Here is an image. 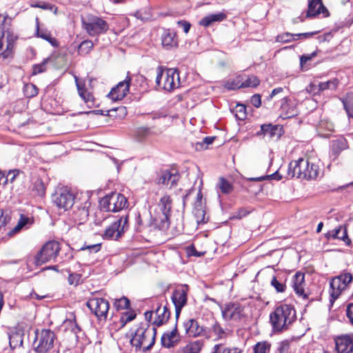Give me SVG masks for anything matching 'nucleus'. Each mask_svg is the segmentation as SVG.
Listing matches in <instances>:
<instances>
[{"mask_svg": "<svg viewBox=\"0 0 353 353\" xmlns=\"http://www.w3.org/2000/svg\"><path fill=\"white\" fill-rule=\"evenodd\" d=\"M31 6L33 8H40L43 10H54V12H56L57 10L55 6L45 2L32 4Z\"/></svg>", "mask_w": 353, "mask_h": 353, "instance_id": "bf43d9fd", "label": "nucleus"}, {"mask_svg": "<svg viewBox=\"0 0 353 353\" xmlns=\"http://www.w3.org/2000/svg\"><path fill=\"white\" fill-rule=\"evenodd\" d=\"M32 223H33V221L30 218H29L23 214H21L17 225L13 229H12L8 232V234L10 236H11L13 234L21 230L22 228H23L28 225H31Z\"/></svg>", "mask_w": 353, "mask_h": 353, "instance_id": "4c0bfd02", "label": "nucleus"}, {"mask_svg": "<svg viewBox=\"0 0 353 353\" xmlns=\"http://www.w3.org/2000/svg\"><path fill=\"white\" fill-rule=\"evenodd\" d=\"M270 350V344L268 342H259L254 347V353H268Z\"/></svg>", "mask_w": 353, "mask_h": 353, "instance_id": "8fccbe9b", "label": "nucleus"}, {"mask_svg": "<svg viewBox=\"0 0 353 353\" xmlns=\"http://www.w3.org/2000/svg\"><path fill=\"white\" fill-rule=\"evenodd\" d=\"M113 305L117 311H121L128 310L130 308V302L127 297L122 296L121 298L115 299Z\"/></svg>", "mask_w": 353, "mask_h": 353, "instance_id": "ea45409f", "label": "nucleus"}, {"mask_svg": "<svg viewBox=\"0 0 353 353\" xmlns=\"http://www.w3.org/2000/svg\"><path fill=\"white\" fill-rule=\"evenodd\" d=\"M185 334L191 337L203 336L206 339L212 338L211 332L206 327L201 326L198 321L194 319H190L183 323Z\"/></svg>", "mask_w": 353, "mask_h": 353, "instance_id": "f8f14e48", "label": "nucleus"}, {"mask_svg": "<svg viewBox=\"0 0 353 353\" xmlns=\"http://www.w3.org/2000/svg\"><path fill=\"white\" fill-rule=\"evenodd\" d=\"M157 133L152 130L151 128L147 127H140L137 129L135 135L139 141H142L151 135H157Z\"/></svg>", "mask_w": 353, "mask_h": 353, "instance_id": "79ce46f5", "label": "nucleus"}, {"mask_svg": "<svg viewBox=\"0 0 353 353\" xmlns=\"http://www.w3.org/2000/svg\"><path fill=\"white\" fill-rule=\"evenodd\" d=\"M290 341L284 340L279 343V346L275 353H288L290 349Z\"/></svg>", "mask_w": 353, "mask_h": 353, "instance_id": "6e6d98bb", "label": "nucleus"}, {"mask_svg": "<svg viewBox=\"0 0 353 353\" xmlns=\"http://www.w3.org/2000/svg\"><path fill=\"white\" fill-rule=\"evenodd\" d=\"M206 328L210 330L212 337H215L214 341L223 339L226 336L225 330L221 326L220 323L215 320H214L210 327Z\"/></svg>", "mask_w": 353, "mask_h": 353, "instance_id": "72a5a7b5", "label": "nucleus"}, {"mask_svg": "<svg viewBox=\"0 0 353 353\" xmlns=\"http://www.w3.org/2000/svg\"><path fill=\"white\" fill-rule=\"evenodd\" d=\"M260 83L259 79L255 76L248 77L247 79L243 81L240 82L241 88H255L258 86Z\"/></svg>", "mask_w": 353, "mask_h": 353, "instance_id": "c03bdc74", "label": "nucleus"}, {"mask_svg": "<svg viewBox=\"0 0 353 353\" xmlns=\"http://www.w3.org/2000/svg\"><path fill=\"white\" fill-rule=\"evenodd\" d=\"M225 17V14L222 12L210 14L203 17L200 21L199 24L205 27H208L214 22L222 21Z\"/></svg>", "mask_w": 353, "mask_h": 353, "instance_id": "7c9ffc66", "label": "nucleus"}, {"mask_svg": "<svg viewBox=\"0 0 353 353\" xmlns=\"http://www.w3.org/2000/svg\"><path fill=\"white\" fill-rule=\"evenodd\" d=\"M215 137H206L204 138L202 143H196V149H202V148H207V146L211 143H213Z\"/></svg>", "mask_w": 353, "mask_h": 353, "instance_id": "052dcab7", "label": "nucleus"}, {"mask_svg": "<svg viewBox=\"0 0 353 353\" xmlns=\"http://www.w3.org/2000/svg\"><path fill=\"white\" fill-rule=\"evenodd\" d=\"M316 52H313L309 54H303L300 57V65L301 68H303L304 64H305L307 61H310L316 56Z\"/></svg>", "mask_w": 353, "mask_h": 353, "instance_id": "69168bd1", "label": "nucleus"}, {"mask_svg": "<svg viewBox=\"0 0 353 353\" xmlns=\"http://www.w3.org/2000/svg\"><path fill=\"white\" fill-rule=\"evenodd\" d=\"M157 85L165 91L171 92L180 85L179 73L174 68H157Z\"/></svg>", "mask_w": 353, "mask_h": 353, "instance_id": "20e7f679", "label": "nucleus"}, {"mask_svg": "<svg viewBox=\"0 0 353 353\" xmlns=\"http://www.w3.org/2000/svg\"><path fill=\"white\" fill-rule=\"evenodd\" d=\"M296 40V38H295L294 34H291L289 32H285L283 34H281L278 35L276 38V41L277 42L281 43H288L292 41Z\"/></svg>", "mask_w": 353, "mask_h": 353, "instance_id": "603ef678", "label": "nucleus"}, {"mask_svg": "<svg viewBox=\"0 0 353 353\" xmlns=\"http://www.w3.org/2000/svg\"><path fill=\"white\" fill-rule=\"evenodd\" d=\"M37 30L36 34L38 37H40L48 42H49L52 46L58 47L59 42L57 40L52 37V34L50 31L46 29H40L39 26V19L37 18Z\"/></svg>", "mask_w": 353, "mask_h": 353, "instance_id": "c756f323", "label": "nucleus"}, {"mask_svg": "<svg viewBox=\"0 0 353 353\" xmlns=\"http://www.w3.org/2000/svg\"><path fill=\"white\" fill-rule=\"evenodd\" d=\"M56 335L49 329L37 330L33 342L34 350L37 353H48L54 347Z\"/></svg>", "mask_w": 353, "mask_h": 353, "instance_id": "423d86ee", "label": "nucleus"}, {"mask_svg": "<svg viewBox=\"0 0 353 353\" xmlns=\"http://www.w3.org/2000/svg\"><path fill=\"white\" fill-rule=\"evenodd\" d=\"M353 279L352 274L349 272L342 273L335 276L330 283V303H333L345 290Z\"/></svg>", "mask_w": 353, "mask_h": 353, "instance_id": "6e6552de", "label": "nucleus"}, {"mask_svg": "<svg viewBox=\"0 0 353 353\" xmlns=\"http://www.w3.org/2000/svg\"><path fill=\"white\" fill-rule=\"evenodd\" d=\"M86 305L99 319L107 318L110 309V304L107 300L103 298L93 297L88 300Z\"/></svg>", "mask_w": 353, "mask_h": 353, "instance_id": "9b49d317", "label": "nucleus"}, {"mask_svg": "<svg viewBox=\"0 0 353 353\" xmlns=\"http://www.w3.org/2000/svg\"><path fill=\"white\" fill-rule=\"evenodd\" d=\"M101 243H96L92 245H84L80 248V250H88L90 252H97L101 250Z\"/></svg>", "mask_w": 353, "mask_h": 353, "instance_id": "0e129e2a", "label": "nucleus"}, {"mask_svg": "<svg viewBox=\"0 0 353 353\" xmlns=\"http://www.w3.org/2000/svg\"><path fill=\"white\" fill-rule=\"evenodd\" d=\"M54 204L60 209L68 210L74 205V196L67 190H61L52 196Z\"/></svg>", "mask_w": 353, "mask_h": 353, "instance_id": "4468645a", "label": "nucleus"}, {"mask_svg": "<svg viewBox=\"0 0 353 353\" xmlns=\"http://www.w3.org/2000/svg\"><path fill=\"white\" fill-rule=\"evenodd\" d=\"M240 80L236 79L232 81H227L225 84V88L228 90H236L241 88Z\"/></svg>", "mask_w": 353, "mask_h": 353, "instance_id": "e2e57ef3", "label": "nucleus"}, {"mask_svg": "<svg viewBox=\"0 0 353 353\" xmlns=\"http://www.w3.org/2000/svg\"><path fill=\"white\" fill-rule=\"evenodd\" d=\"M81 275L78 273H70L68 278V282L71 285L77 286L80 283Z\"/></svg>", "mask_w": 353, "mask_h": 353, "instance_id": "5fc2aeb1", "label": "nucleus"}, {"mask_svg": "<svg viewBox=\"0 0 353 353\" xmlns=\"http://www.w3.org/2000/svg\"><path fill=\"white\" fill-rule=\"evenodd\" d=\"M93 43L91 41L85 40L78 47V52L81 55L87 54L92 49Z\"/></svg>", "mask_w": 353, "mask_h": 353, "instance_id": "49530a36", "label": "nucleus"}, {"mask_svg": "<svg viewBox=\"0 0 353 353\" xmlns=\"http://www.w3.org/2000/svg\"><path fill=\"white\" fill-rule=\"evenodd\" d=\"M339 85V80L336 78L330 79L325 82H321L318 85V92H323L325 90H334Z\"/></svg>", "mask_w": 353, "mask_h": 353, "instance_id": "a19ab883", "label": "nucleus"}, {"mask_svg": "<svg viewBox=\"0 0 353 353\" xmlns=\"http://www.w3.org/2000/svg\"><path fill=\"white\" fill-rule=\"evenodd\" d=\"M161 42L163 46L168 50L176 48L178 46L176 34L171 32L169 30H166L162 35Z\"/></svg>", "mask_w": 353, "mask_h": 353, "instance_id": "c85d7f7f", "label": "nucleus"}, {"mask_svg": "<svg viewBox=\"0 0 353 353\" xmlns=\"http://www.w3.org/2000/svg\"><path fill=\"white\" fill-rule=\"evenodd\" d=\"M317 130L322 133L323 136H327L334 130V123L329 119H324L319 121L317 125Z\"/></svg>", "mask_w": 353, "mask_h": 353, "instance_id": "c9c22d12", "label": "nucleus"}, {"mask_svg": "<svg viewBox=\"0 0 353 353\" xmlns=\"http://www.w3.org/2000/svg\"><path fill=\"white\" fill-rule=\"evenodd\" d=\"M75 82L79 96L86 103H90L92 104L93 96L89 92H88V90L85 88L84 85L81 83L77 77H75Z\"/></svg>", "mask_w": 353, "mask_h": 353, "instance_id": "f704fd0d", "label": "nucleus"}, {"mask_svg": "<svg viewBox=\"0 0 353 353\" xmlns=\"http://www.w3.org/2000/svg\"><path fill=\"white\" fill-rule=\"evenodd\" d=\"M10 220V217L8 214H5L2 210H0V230L6 227Z\"/></svg>", "mask_w": 353, "mask_h": 353, "instance_id": "338daca9", "label": "nucleus"}, {"mask_svg": "<svg viewBox=\"0 0 353 353\" xmlns=\"http://www.w3.org/2000/svg\"><path fill=\"white\" fill-rule=\"evenodd\" d=\"M324 14L327 16L328 12L325 6L323 5L322 0H311L308 4L307 15L310 17H314L319 14Z\"/></svg>", "mask_w": 353, "mask_h": 353, "instance_id": "b1692460", "label": "nucleus"}, {"mask_svg": "<svg viewBox=\"0 0 353 353\" xmlns=\"http://www.w3.org/2000/svg\"><path fill=\"white\" fill-rule=\"evenodd\" d=\"M160 212L154 218L156 224L161 230L167 229L170 225V217L172 208V200L170 195L164 194L157 204Z\"/></svg>", "mask_w": 353, "mask_h": 353, "instance_id": "39448f33", "label": "nucleus"}, {"mask_svg": "<svg viewBox=\"0 0 353 353\" xmlns=\"http://www.w3.org/2000/svg\"><path fill=\"white\" fill-rule=\"evenodd\" d=\"M158 306L155 310L156 318L153 324L157 326H160L168 321L170 318V312L167 307V305H161L157 303Z\"/></svg>", "mask_w": 353, "mask_h": 353, "instance_id": "5701e85b", "label": "nucleus"}, {"mask_svg": "<svg viewBox=\"0 0 353 353\" xmlns=\"http://www.w3.org/2000/svg\"><path fill=\"white\" fill-rule=\"evenodd\" d=\"M130 81L131 77L128 75L123 81L112 88V101H120L126 96L129 92Z\"/></svg>", "mask_w": 353, "mask_h": 353, "instance_id": "2eb2a0df", "label": "nucleus"}, {"mask_svg": "<svg viewBox=\"0 0 353 353\" xmlns=\"http://www.w3.org/2000/svg\"><path fill=\"white\" fill-rule=\"evenodd\" d=\"M115 196L116 200L114 201V208L112 209V212L121 211L127 208L128 200L126 197L121 194L112 192V199H114Z\"/></svg>", "mask_w": 353, "mask_h": 353, "instance_id": "2f4dec72", "label": "nucleus"}, {"mask_svg": "<svg viewBox=\"0 0 353 353\" xmlns=\"http://www.w3.org/2000/svg\"><path fill=\"white\" fill-rule=\"evenodd\" d=\"M81 22L83 28L90 36L103 33L108 29L106 21L96 16L87 15L81 18Z\"/></svg>", "mask_w": 353, "mask_h": 353, "instance_id": "1a4fd4ad", "label": "nucleus"}, {"mask_svg": "<svg viewBox=\"0 0 353 353\" xmlns=\"http://www.w3.org/2000/svg\"><path fill=\"white\" fill-rule=\"evenodd\" d=\"M63 327L65 330L74 333L77 337H78V334L81 332L80 326L76 321V316L74 313H70L69 317L63 321Z\"/></svg>", "mask_w": 353, "mask_h": 353, "instance_id": "cd10ccee", "label": "nucleus"}, {"mask_svg": "<svg viewBox=\"0 0 353 353\" xmlns=\"http://www.w3.org/2000/svg\"><path fill=\"white\" fill-rule=\"evenodd\" d=\"M151 119L153 120L159 119L161 118H167L168 117V113L166 111L163 110H160L154 112H152L150 114Z\"/></svg>", "mask_w": 353, "mask_h": 353, "instance_id": "774afa93", "label": "nucleus"}, {"mask_svg": "<svg viewBox=\"0 0 353 353\" xmlns=\"http://www.w3.org/2000/svg\"><path fill=\"white\" fill-rule=\"evenodd\" d=\"M23 174L19 170H10L7 174L6 182L10 181V183H13L16 178L20 174Z\"/></svg>", "mask_w": 353, "mask_h": 353, "instance_id": "680f3d73", "label": "nucleus"}, {"mask_svg": "<svg viewBox=\"0 0 353 353\" xmlns=\"http://www.w3.org/2000/svg\"><path fill=\"white\" fill-rule=\"evenodd\" d=\"M221 313L226 321H240L246 317L245 307L238 303L225 304L221 309Z\"/></svg>", "mask_w": 353, "mask_h": 353, "instance_id": "9d476101", "label": "nucleus"}, {"mask_svg": "<svg viewBox=\"0 0 353 353\" xmlns=\"http://www.w3.org/2000/svg\"><path fill=\"white\" fill-rule=\"evenodd\" d=\"M219 188L223 194H229L233 190V187L230 183L223 178H221L219 181Z\"/></svg>", "mask_w": 353, "mask_h": 353, "instance_id": "3c124183", "label": "nucleus"}, {"mask_svg": "<svg viewBox=\"0 0 353 353\" xmlns=\"http://www.w3.org/2000/svg\"><path fill=\"white\" fill-rule=\"evenodd\" d=\"M136 316L137 314L134 311L128 310L121 314L119 321L114 322V326L112 328L115 330H119L123 328L128 323L135 319Z\"/></svg>", "mask_w": 353, "mask_h": 353, "instance_id": "a878e982", "label": "nucleus"}, {"mask_svg": "<svg viewBox=\"0 0 353 353\" xmlns=\"http://www.w3.org/2000/svg\"><path fill=\"white\" fill-rule=\"evenodd\" d=\"M157 330L148 323H141L132 334L131 344L137 350L143 352L150 350L155 343Z\"/></svg>", "mask_w": 353, "mask_h": 353, "instance_id": "f03ea898", "label": "nucleus"}, {"mask_svg": "<svg viewBox=\"0 0 353 353\" xmlns=\"http://www.w3.org/2000/svg\"><path fill=\"white\" fill-rule=\"evenodd\" d=\"M305 275L301 272H296L292 279V287L297 295L307 298V294L305 292Z\"/></svg>", "mask_w": 353, "mask_h": 353, "instance_id": "412c9836", "label": "nucleus"}, {"mask_svg": "<svg viewBox=\"0 0 353 353\" xmlns=\"http://www.w3.org/2000/svg\"><path fill=\"white\" fill-rule=\"evenodd\" d=\"M127 223L128 216L125 215L115 218L112 223V239L118 240L121 236L127 227Z\"/></svg>", "mask_w": 353, "mask_h": 353, "instance_id": "f3484780", "label": "nucleus"}, {"mask_svg": "<svg viewBox=\"0 0 353 353\" xmlns=\"http://www.w3.org/2000/svg\"><path fill=\"white\" fill-rule=\"evenodd\" d=\"M110 205V196L105 195L99 201L100 210L105 212H109Z\"/></svg>", "mask_w": 353, "mask_h": 353, "instance_id": "864d4df0", "label": "nucleus"}, {"mask_svg": "<svg viewBox=\"0 0 353 353\" xmlns=\"http://www.w3.org/2000/svg\"><path fill=\"white\" fill-rule=\"evenodd\" d=\"M179 341L180 336L176 325L171 331L165 332L161 339L162 345L166 348L174 347Z\"/></svg>", "mask_w": 353, "mask_h": 353, "instance_id": "a211bd4d", "label": "nucleus"}, {"mask_svg": "<svg viewBox=\"0 0 353 353\" xmlns=\"http://www.w3.org/2000/svg\"><path fill=\"white\" fill-rule=\"evenodd\" d=\"M344 108L349 117L353 118V92L348 93L342 99Z\"/></svg>", "mask_w": 353, "mask_h": 353, "instance_id": "58836bf2", "label": "nucleus"}, {"mask_svg": "<svg viewBox=\"0 0 353 353\" xmlns=\"http://www.w3.org/2000/svg\"><path fill=\"white\" fill-rule=\"evenodd\" d=\"M296 319V314L294 307L288 304L277 306L270 315V323L275 332L288 330Z\"/></svg>", "mask_w": 353, "mask_h": 353, "instance_id": "f257e3e1", "label": "nucleus"}, {"mask_svg": "<svg viewBox=\"0 0 353 353\" xmlns=\"http://www.w3.org/2000/svg\"><path fill=\"white\" fill-rule=\"evenodd\" d=\"M115 24L114 32L117 34L128 26V19L123 15L112 17V23Z\"/></svg>", "mask_w": 353, "mask_h": 353, "instance_id": "e433bc0d", "label": "nucleus"}, {"mask_svg": "<svg viewBox=\"0 0 353 353\" xmlns=\"http://www.w3.org/2000/svg\"><path fill=\"white\" fill-rule=\"evenodd\" d=\"M127 115V110L124 106L112 107V118L123 119Z\"/></svg>", "mask_w": 353, "mask_h": 353, "instance_id": "de8ad7c7", "label": "nucleus"}, {"mask_svg": "<svg viewBox=\"0 0 353 353\" xmlns=\"http://www.w3.org/2000/svg\"><path fill=\"white\" fill-rule=\"evenodd\" d=\"M203 195L201 191L199 190L196 195V199L194 202L193 213L196 219L198 224L205 223L208 221V218L205 216V208L202 201Z\"/></svg>", "mask_w": 353, "mask_h": 353, "instance_id": "dca6fc26", "label": "nucleus"}, {"mask_svg": "<svg viewBox=\"0 0 353 353\" xmlns=\"http://www.w3.org/2000/svg\"><path fill=\"white\" fill-rule=\"evenodd\" d=\"M335 345L338 353H352L353 350V341L349 336L336 337Z\"/></svg>", "mask_w": 353, "mask_h": 353, "instance_id": "6ab92c4d", "label": "nucleus"}, {"mask_svg": "<svg viewBox=\"0 0 353 353\" xmlns=\"http://www.w3.org/2000/svg\"><path fill=\"white\" fill-rule=\"evenodd\" d=\"M188 286L181 285L175 289L172 296V301L175 307V316L178 319L181 309L186 305L188 299Z\"/></svg>", "mask_w": 353, "mask_h": 353, "instance_id": "ddd939ff", "label": "nucleus"}, {"mask_svg": "<svg viewBox=\"0 0 353 353\" xmlns=\"http://www.w3.org/2000/svg\"><path fill=\"white\" fill-rule=\"evenodd\" d=\"M24 95L27 98H32L38 94L39 89L33 83H28L23 88Z\"/></svg>", "mask_w": 353, "mask_h": 353, "instance_id": "37998d69", "label": "nucleus"}, {"mask_svg": "<svg viewBox=\"0 0 353 353\" xmlns=\"http://www.w3.org/2000/svg\"><path fill=\"white\" fill-rule=\"evenodd\" d=\"M61 250L60 243L57 241L46 242L34 256V263L40 266L51 261H54Z\"/></svg>", "mask_w": 353, "mask_h": 353, "instance_id": "0eeeda50", "label": "nucleus"}, {"mask_svg": "<svg viewBox=\"0 0 353 353\" xmlns=\"http://www.w3.org/2000/svg\"><path fill=\"white\" fill-rule=\"evenodd\" d=\"M34 189L39 196L45 195L46 189L41 180H37L34 183Z\"/></svg>", "mask_w": 353, "mask_h": 353, "instance_id": "4d7b16f0", "label": "nucleus"}, {"mask_svg": "<svg viewBox=\"0 0 353 353\" xmlns=\"http://www.w3.org/2000/svg\"><path fill=\"white\" fill-rule=\"evenodd\" d=\"M179 176L175 173H172L168 170L162 172L157 180L158 184L165 185L170 189L174 188L179 181Z\"/></svg>", "mask_w": 353, "mask_h": 353, "instance_id": "aec40b11", "label": "nucleus"}, {"mask_svg": "<svg viewBox=\"0 0 353 353\" xmlns=\"http://www.w3.org/2000/svg\"><path fill=\"white\" fill-rule=\"evenodd\" d=\"M258 136L267 135L270 138L275 136L279 137L281 134V128L272 124H263L261 126V130L256 133Z\"/></svg>", "mask_w": 353, "mask_h": 353, "instance_id": "bb28decb", "label": "nucleus"}, {"mask_svg": "<svg viewBox=\"0 0 353 353\" xmlns=\"http://www.w3.org/2000/svg\"><path fill=\"white\" fill-rule=\"evenodd\" d=\"M318 174L319 166L307 159L300 158L291 161L288 166V176L291 178L311 180L316 179Z\"/></svg>", "mask_w": 353, "mask_h": 353, "instance_id": "7ed1b4c3", "label": "nucleus"}, {"mask_svg": "<svg viewBox=\"0 0 353 353\" xmlns=\"http://www.w3.org/2000/svg\"><path fill=\"white\" fill-rule=\"evenodd\" d=\"M236 117L239 119L243 120L246 117V107L243 104H237L236 107Z\"/></svg>", "mask_w": 353, "mask_h": 353, "instance_id": "13d9d810", "label": "nucleus"}, {"mask_svg": "<svg viewBox=\"0 0 353 353\" xmlns=\"http://www.w3.org/2000/svg\"><path fill=\"white\" fill-rule=\"evenodd\" d=\"M270 283L277 292H285L286 286L281 280H279L276 277L273 276Z\"/></svg>", "mask_w": 353, "mask_h": 353, "instance_id": "09e8293b", "label": "nucleus"}, {"mask_svg": "<svg viewBox=\"0 0 353 353\" xmlns=\"http://www.w3.org/2000/svg\"><path fill=\"white\" fill-rule=\"evenodd\" d=\"M23 331L21 329H14L8 333L9 343L12 349L21 347L23 345Z\"/></svg>", "mask_w": 353, "mask_h": 353, "instance_id": "393cba45", "label": "nucleus"}, {"mask_svg": "<svg viewBox=\"0 0 353 353\" xmlns=\"http://www.w3.org/2000/svg\"><path fill=\"white\" fill-rule=\"evenodd\" d=\"M327 239H339L345 243L347 245H350L351 241L348 238L347 228L345 225H340L339 228L329 231L326 234Z\"/></svg>", "mask_w": 353, "mask_h": 353, "instance_id": "4be33fe9", "label": "nucleus"}, {"mask_svg": "<svg viewBox=\"0 0 353 353\" xmlns=\"http://www.w3.org/2000/svg\"><path fill=\"white\" fill-rule=\"evenodd\" d=\"M203 347L202 340H196L188 343L185 346L181 348V353H199Z\"/></svg>", "mask_w": 353, "mask_h": 353, "instance_id": "473e14b6", "label": "nucleus"}, {"mask_svg": "<svg viewBox=\"0 0 353 353\" xmlns=\"http://www.w3.org/2000/svg\"><path fill=\"white\" fill-rule=\"evenodd\" d=\"M50 59V57H48L44 59L41 63L34 64L32 66V74L37 75L46 72L47 70V63L49 62Z\"/></svg>", "mask_w": 353, "mask_h": 353, "instance_id": "a18cd8bd", "label": "nucleus"}]
</instances>
